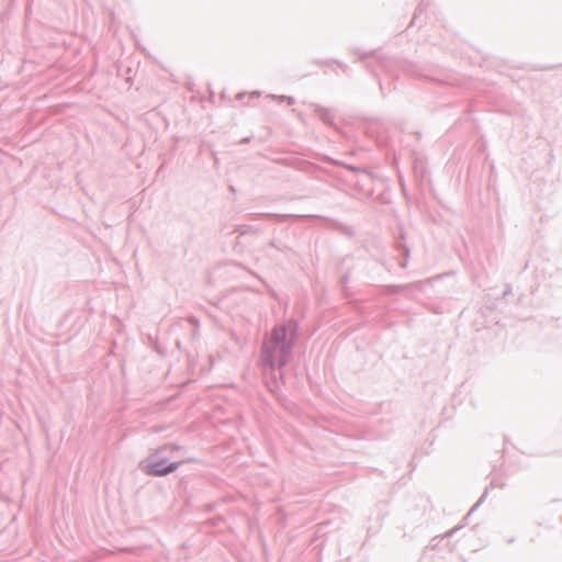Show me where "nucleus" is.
Masks as SVG:
<instances>
[{
  "label": "nucleus",
  "mask_w": 562,
  "mask_h": 562,
  "mask_svg": "<svg viewBox=\"0 0 562 562\" xmlns=\"http://www.w3.org/2000/svg\"><path fill=\"white\" fill-rule=\"evenodd\" d=\"M178 468V463H170L166 465L165 460H150L144 465V471L149 475L162 476L173 472Z\"/></svg>",
  "instance_id": "obj_2"
},
{
  "label": "nucleus",
  "mask_w": 562,
  "mask_h": 562,
  "mask_svg": "<svg viewBox=\"0 0 562 562\" xmlns=\"http://www.w3.org/2000/svg\"><path fill=\"white\" fill-rule=\"evenodd\" d=\"M296 338V325L292 322L276 326L265 338L261 360L270 368L284 367L291 357Z\"/></svg>",
  "instance_id": "obj_1"
}]
</instances>
